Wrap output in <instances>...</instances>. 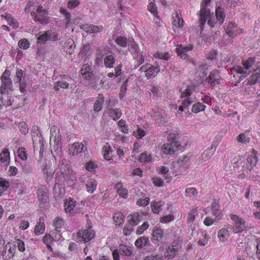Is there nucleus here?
<instances>
[{
	"mask_svg": "<svg viewBox=\"0 0 260 260\" xmlns=\"http://www.w3.org/2000/svg\"><path fill=\"white\" fill-rule=\"evenodd\" d=\"M108 114L110 117H113L114 120L120 118L122 115V112L119 109H113L112 108L108 109Z\"/></svg>",
	"mask_w": 260,
	"mask_h": 260,
	"instance_id": "a211bd4d",
	"label": "nucleus"
},
{
	"mask_svg": "<svg viewBox=\"0 0 260 260\" xmlns=\"http://www.w3.org/2000/svg\"><path fill=\"white\" fill-rule=\"evenodd\" d=\"M6 249H8V253L9 254H12V257L14 255V252L15 251V247L14 245H12V244L8 243L5 246Z\"/></svg>",
	"mask_w": 260,
	"mask_h": 260,
	"instance_id": "bf43d9fd",
	"label": "nucleus"
},
{
	"mask_svg": "<svg viewBox=\"0 0 260 260\" xmlns=\"http://www.w3.org/2000/svg\"><path fill=\"white\" fill-rule=\"evenodd\" d=\"M162 206L160 202H154L151 204L152 211L154 213H158L160 207Z\"/></svg>",
	"mask_w": 260,
	"mask_h": 260,
	"instance_id": "a18cd8bd",
	"label": "nucleus"
},
{
	"mask_svg": "<svg viewBox=\"0 0 260 260\" xmlns=\"http://www.w3.org/2000/svg\"><path fill=\"white\" fill-rule=\"evenodd\" d=\"M84 146L82 143H74L69 149L70 154L72 155H76L83 151Z\"/></svg>",
	"mask_w": 260,
	"mask_h": 260,
	"instance_id": "4468645a",
	"label": "nucleus"
},
{
	"mask_svg": "<svg viewBox=\"0 0 260 260\" xmlns=\"http://www.w3.org/2000/svg\"><path fill=\"white\" fill-rule=\"evenodd\" d=\"M56 131H57V133H59V129H58L57 126H53L51 127L50 129V133H51V138L54 137L55 140L56 139V137H57V139L59 138V135L57 136V134L56 133Z\"/></svg>",
	"mask_w": 260,
	"mask_h": 260,
	"instance_id": "052dcab7",
	"label": "nucleus"
},
{
	"mask_svg": "<svg viewBox=\"0 0 260 260\" xmlns=\"http://www.w3.org/2000/svg\"><path fill=\"white\" fill-rule=\"evenodd\" d=\"M80 27L87 33H96L103 31V27L101 26H96L91 24H84L81 25Z\"/></svg>",
	"mask_w": 260,
	"mask_h": 260,
	"instance_id": "423d86ee",
	"label": "nucleus"
},
{
	"mask_svg": "<svg viewBox=\"0 0 260 260\" xmlns=\"http://www.w3.org/2000/svg\"><path fill=\"white\" fill-rule=\"evenodd\" d=\"M60 171L68 186H73L76 181L75 174L74 172L70 169L69 161L66 159L62 160Z\"/></svg>",
	"mask_w": 260,
	"mask_h": 260,
	"instance_id": "f257e3e1",
	"label": "nucleus"
},
{
	"mask_svg": "<svg viewBox=\"0 0 260 260\" xmlns=\"http://www.w3.org/2000/svg\"><path fill=\"white\" fill-rule=\"evenodd\" d=\"M38 199L41 203H46L48 201V189L45 185H40L38 189Z\"/></svg>",
	"mask_w": 260,
	"mask_h": 260,
	"instance_id": "9d476101",
	"label": "nucleus"
},
{
	"mask_svg": "<svg viewBox=\"0 0 260 260\" xmlns=\"http://www.w3.org/2000/svg\"><path fill=\"white\" fill-rule=\"evenodd\" d=\"M115 42L122 47H126L128 44L127 38L121 36L118 37L115 40Z\"/></svg>",
	"mask_w": 260,
	"mask_h": 260,
	"instance_id": "f704fd0d",
	"label": "nucleus"
},
{
	"mask_svg": "<svg viewBox=\"0 0 260 260\" xmlns=\"http://www.w3.org/2000/svg\"><path fill=\"white\" fill-rule=\"evenodd\" d=\"M75 43L73 40L68 39L63 45L64 50L69 54H72L74 52Z\"/></svg>",
	"mask_w": 260,
	"mask_h": 260,
	"instance_id": "f3484780",
	"label": "nucleus"
},
{
	"mask_svg": "<svg viewBox=\"0 0 260 260\" xmlns=\"http://www.w3.org/2000/svg\"><path fill=\"white\" fill-rule=\"evenodd\" d=\"M141 216L138 213H135L133 214L128 216L127 218L128 222L131 226L137 225L140 220ZM127 230L128 232H131L133 230V228H124V231Z\"/></svg>",
	"mask_w": 260,
	"mask_h": 260,
	"instance_id": "6e6552de",
	"label": "nucleus"
},
{
	"mask_svg": "<svg viewBox=\"0 0 260 260\" xmlns=\"http://www.w3.org/2000/svg\"><path fill=\"white\" fill-rule=\"evenodd\" d=\"M18 45L22 49H26L29 47L30 44L27 40L24 39L18 42Z\"/></svg>",
	"mask_w": 260,
	"mask_h": 260,
	"instance_id": "79ce46f5",
	"label": "nucleus"
},
{
	"mask_svg": "<svg viewBox=\"0 0 260 260\" xmlns=\"http://www.w3.org/2000/svg\"><path fill=\"white\" fill-rule=\"evenodd\" d=\"M151 160V156L150 154H148L146 152L141 153L139 158V161L142 162H146Z\"/></svg>",
	"mask_w": 260,
	"mask_h": 260,
	"instance_id": "a19ab883",
	"label": "nucleus"
},
{
	"mask_svg": "<svg viewBox=\"0 0 260 260\" xmlns=\"http://www.w3.org/2000/svg\"><path fill=\"white\" fill-rule=\"evenodd\" d=\"M149 227V224L148 222H145L143 223V224L141 225L138 227L136 233L138 235H141L142 234L144 231L147 230Z\"/></svg>",
	"mask_w": 260,
	"mask_h": 260,
	"instance_id": "864d4df0",
	"label": "nucleus"
},
{
	"mask_svg": "<svg viewBox=\"0 0 260 260\" xmlns=\"http://www.w3.org/2000/svg\"><path fill=\"white\" fill-rule=\"evenodd\" d=\"M53 34L51 30L46 31H41L37 34L38 42H45L47 41L52 39V35Z\"/></svg>",
	"mask_w": 260,
	"mask_h": 260,
	"instance_id": "f8f14e48",
	"label": "nucleus"
},
{
	"mask_svg": "<svg viewBox=\"0 0 260 260\" xmlns=\"http://www.w3.org/2000/svg\"><path fill=\"white\" fill-rule=\"evenodd\" d=\"M129 45H130L129 50L133 54L134 58H138L139 50L138 45L135 42L131 41H129Z\"/></svg>",
	"mask_w": 260,
	"mask_h": 260,
	"instance_id": "5701e85b",
	"label": "nucleus"
},
{
	"mask_svg": "<svg viewBox=\"0 0 260 260\" xmlns=\"http://www.w3.org/2000/svg\"><path fill=\"white\" fill-rule=\"evenodd\" d=\"M174 219V216L172 215L164 216L160 219L161 223H167L172 221Z\"/></svg>",
	"mask_w": 260,
	"mask_h": 260,
	"instance_id": "0e129e2a",
	"label": "nucleus"
},
{
	"mask_svg": "<svg viewBox=\"0 0 260 260\" xmlns=\"http://www.w3.org/2000/svg\"><path fill=\"white\" fill-rule=\"evenodd\" d=\"M192 45H188L184 47H179L176 49V52L178 56L182 59H185L187 57L186 52L192 49Z\"/></svg>",
	"mask_w": 260,
	"mask_h": 260,
	"instance_id": "2eb2a0df",
	"label": "nucleus"
},
{
	"mask_svg": "<svg viewBox=\"0 0 260 260\" xmlns=\"http://www.w3.org/2000/svg\"><path fill=\"white\" fill-rule=\"evenodd\" d=\"M179 149V147L169 143H165L162 146V150L164 154L171 155Z\"/></svg>",
	"mask_w": 260,
	"mask_h": 260,
	"instance_id": "ddd939ff",
	"label": "nucleus"
},
{
	"mask_svg": "<svg viewBox=\"0 0 260 260\" xmlns=\"http://www.w3.org/2000/svg\"><path fill=\"white\" fill-rule=\"evenodd\" d=\"M9 182L6 179L0 177V188H2V190H6L9 187Z\"/></svg>",
	"mask_w": 260,
	"mask_h": 260,
	"instance_id": "603ef678",
	"label": "nucleus"
},
{
	"mask_svg": "<svg viewBox=\"0 0 260 260\" xmlns=\"http://www.w3.org/2000/svg\"><path fill=\"white\" fill-rule=\"evenodd\" d=\"M161 256L156 254H152L145 257L144 260H161Z\"/></svg>",
	"mask_w": 260,
	"mask_h": 260,
	"instance_id": "680f3d73",
	"label": "nucleus"
},
{
	"mask_svg": "<svg viewBox=\"0 0 260 260\" xmlns=\"http://www.w3.org/2000/svg\"><path fill=\"white\" fill-rule=\"evenodd\" d=\"M179 138L178 135L175 134L170 133L168 136V140L170 142L169 143L174 144L175 146L180 147V144L179 143Z\"/></svg>",
	"mask_w": 260,
	"mask_h": 260,
	"instance_id": "393cba45",
	"label": "nucleus"
},
{
	"mask_svg": "<svg viewBox=\"0 0 260 260\" xmlns=\"http://www.w3.org/2000/svg\"><path fill=\"white\" fill-rule=\"evenodd\" d=\"M212 148L205 150L202 154V157L204 159H208L213 155V152L211 151Z\"/></svg>",
	"mask_w": 260,
	"mask_h": 260,
	"instance_id": "338daca9",
	"label": "nucleus"
},
{
	"mask_svg": "<svg viewBox=\"0 0 260 260\" xmlns=\"http://www.w3.org/2000/svg\"><path fill=\"white\" fill-rule=\"evenodd\" d=\"M232 162L234 165L235 168H239L241 166L244 167L245 164V162H243V158L241 155H239L237 157H235L232 160Z\"/></svg>",
	"mask_w": 260,
	"mask_h": 260,
	"instance_id": "473e14b6",
	"label": "nucleus"
},
{
	"mask_svg": "<svg viewBox=\"0 0 260 260\" xmlns=\"http://www.w3.org/2000/svg\"><path fill=\"white\" fill-rule=\"evenodd\" d=\"M221 78L217 70H214L210 73L208 77L206 79V81L212 86L215 85L216 83H219Z\"/></svg>",
	"mask_w": 260,
	"mask_h": 260,
	"instance_id": "1a4fd4ad",
	"label": "nucleus"
},
{
	"mask_svg": "<svg viewBox=\"0 0 260 260\" xmlns=\"http://www.w3.org/2000/svg\"><path fill=\"white\" fill-rule=\"evenodd\" d=\"M149 198H145L143 199H139L137 202V204L139 206H146L149 203Z\"/></svg>",
	"mask_w": 260,
	"mask_h": 260,
	"instance_id": "69168bd1",
	"label": "nucleus"
},
{
	"mask_svg": "<svg viewBox=\"0 0 260 260\" xmlns=\"http://www.w3.org/2000/svg\"><path fill=\"white\" fill-rule=\"evenodd\" d=\"M31 16L34 17V20L36 21H39L41 23H46V20L45 19V16L43 18V16H41L40 15H37L35 12H31Z\"/></svg>",
	"mask_w": 260,
	"mask_h": 260,
	"instance_id": "37998d69",
	"label": "nucleus"
},
{
	"mask_svg": "<svg viewBox=\"0 0 260 260\" xmlns=\"http://www.w3.org/2000/svg\"><path fill=\"white\" fill-rule=\"evenodd\" d=\"M115 187L117 189V192L119 195L123 198H126L128 194L127 190L122 187L120 183H118L116 184Z\"/></svg>",
	"mask_w": 260,
	"mask_h": 260,
	"instance_id": "a878e982",
	"label": "nucleus"
},
{
	"mask_svg": "<svg viewBox=\"0 0 260 260\" xmlns=\"http://www.w3.org/2000/svg\"><path fill=\"white\" fill-rule=\"evenodd\" d=\"M63 224V220L59 217H56L53 220V225L56 229L61 228Z\"/></svg>",
	"mask_w": 260,
	"mask_h": 260,
	"instance_id": "c03bdc74",
	"label": "nucleus"
},
{
	"mask_svg": "<svg viewBox=\"0 0 260 260\" xmlns=\"http://www.w3.org/2000/svg\"><path fill=\"white\" fill-rule=\"evenodd\" d=\"M10 159V152L8 149H4L0 154V160L2 162Z\"/></svg>",
	"mask_w": 260,
	"mask_h": 260,
	"instance_id": "c9c22d12",
	"label": "nucleus"
},
{
	"mask_svg": "<svg viewBox=\"0 0 260 260\" xmlns=\"http://www.w3.org/2000/svg\"><path fill=\"white\" fill-rule=\"evenodd\" d=\"M210 1L211 0H203L201 4L200 19V29L201 31L204 29V25L207 20V18L210 16V10L206 8V6L209 4Z\"/></svg>",
	"mask_w": 260,
	"mask_h": 260,
	"instance_id": "7ed1b4c3",
	"label": "nucleus"
},
{
	"mask_svg": "<svg viewBox=\"0 0 260 260\" xmlns=\"http://www.w3.org/2000/svg\"><path fill=\"white\" fill-rule=\"evenodd\" d=\"M114 62V57L112 55L106 56L104 60V64L107 68H109L113 67Z\"/></svg>",
	"mask_w": 260,
	"mask_h": 260,
	"instance_id": "cd10ccee",
	"label": "nucleus"
},
{
	"mask_svg": "<svg viewBox=\"0 0 260 260\" xmlns=\"http://www.w3.org/2000/svg\"><path fill=\"white\" fill-rule=\"evenodd\" d=\"M247 132H248V131H246L244 133L240 134L237 137V140L238 142L246 144L250 142V138L248 137L246 135Z\"/></svg>",
	"mask_w": 260,
	"mask_h": 260,
	"instance_id": "7c9ffc66",
	"label": "nucleus"
},
{
	"mask_svg": "<svg viewBox=\"0 0 260 260\" xmlns=\"http://www.w3.org/2000/svg\"><path fill=\"white\" fill-rule=\"evenodd\" d=\"M217 51L216 50H212L207 54V59L212 61L216 59Z\"/></svg>",
	"mask_w": 260,
	"mask_h": 260,
	"instance_id": "6e6d98bb",
	"label": "nucleus"
},
{
	"mask_svg": "<svg viewBox=\"0 0 260 260\" xmlns=\"http://www.w3.org/2000/svg\"><path fill=\"white\" fill-rule=\"evenodd\" d=\"M255 62V59L253 57H249L246 61L243 63L245 69L248 70L251 68Z\"/></svg>",
	"mask_w": 260,
	"mask_h": 260,
	"instance_id": "ea45409f",
	"label": "nucleus"
},
{
	"mask_svg": "<svg viewBox=\"0 0 260 260\" xmlns=\"http://www.w3.org/2000/svg\"><path fill=\"white\" fill-rule=\"evenodd\" d=\"M177 252V249L175 248L174 247L171 248H169V249L168 250V252L169 253L167 254L166 255H165V257L167 258L168 259H171L173 258L175 255L176 253Z\"/></svg>",
	"mask_w": 260,
	"mask_h": 260,
	"instance_id": "5fc2aeb1",
	"label": "nucleus"
},
{
	"mask_svg": "<svg viewBox=\"0 0 260 260\" xmlns=\"http://www.w3.org/2000/svg\"><path fill=\"white\" fill-rule=\"evenodd\" d=\"M155 57H157L160 59L168 60L170 58V55L168 53H157L155 54Z\"/></svg>",
	"mask_w": 260,
	"mask_h": 260,
	"instance_id": "13d9d810",
	"label": "nucleus"
},
{
	"mask_svg": "<svg viewBox=\"0 0 260 260\" xmlns=\"http://www.w3.org/2000/svg\"><path fill=\"white\" fill-rule=\"evenodd\" d=\"M164 236L163 231L160 229H155L152 233V236L154 240L157 241L162 240Z\"/></svg>",
	"mask_w": 260,
	"mask_h": 260,
	"instance_id": "bb28decb",
	"label": "nucleus"
},
{
	"mask_svg": "<svg viewBox=\"0 0 260 260\" xmlns=\"http://www.w3.org/2000/svg\"><path fill=\"white\" fill-rule=\"evenodd\" d=\"M20 131L22 134L25 135L28 133L27 125L24 121L20 122L18 125Z\"/></svg>",
	"mask_w": 260,
	"mask_h": 260,
	"instance_id": "de8ad7c7",
	"label": "nucleus"
},
{
	"mask_svg": "<svg viewBox=\"0 0 260 260\" xmlns=\"http://www.w3.org/2000/svg\"><path fill=\"white\" fill-rule=\"evenodd\" d=\"M230 216L235 223L234 226L232 228L235 234L241 233L243 231L248 230L251 228L243 219L239 216L235 214H231Z\"/></svg>",
	"mask_w": 260,
	"mask_h": 260,
	"instance_id": "f03ea898",
	"label": "nucleus"
},
{
	"mask_svg": "<svg viewBox=\"0 0 260 260\" xmlns=\"http://www.w3.org/2000/svg\"><path fill=\"white\" fill-rule=\"evenodd\" d=\"M64 210L66 212H69L70 213H73L72 211L73 210L75 206V202L73 201V199H71L68 202L64 203Z\"/></svg>",
	"mask_w": 260,
	"mask_h": 260,
	"instance_id": "2f4dec72",
	"label": "nucleus"
},
{
	"mask_svg": "<svg viewBox=\"0 0 260 260\" xmlns=\"http://www.w3.org/2000/svg\"><path fill=\"white\" fill-rule=\"evenodd\" d=\"M44 229L45 226H43L42 224H37L35 228L34 231L36 235H39L43 233Z\"/></svg>",
	"mask_w": 260,
	"mask_h": 260,
	"instance_id": "4d7b16f0",
	"label": "nucleus"
},
{
	"mask_svg": "<svg viewBox=\"0 0 260 260\" xmlns=\"http://www.w3.org/2000/svg\"><path fill=\"white\" fill-rule=\"evenodd\" d=\"M149 239L147 237L143 236L137 239L135 241V244L138 247L142 248L146 245Z\"/></svg>",
	"mask_w": 260,
	"mask_h": 260,
	"instance_id": "c85d7f7f",
	"label": "nucleus"
},
{
	"mask_svg": "<svg viewBox=\"0 0 260 260\" xmlns=\"http://www.w3.org/2000/svg\"><path fill=\"white\" fill-rule=\"evenodd\" d=\"M14 245L15 247L16 246L21 252L25 250L24 243L20 239L16 240Z\"/></svg>",
	"mask_w": 260,
	"mask_h": 260,
	"instance_id": "8fccbe9b",
	"label": "nucleus"
},
{
	"mask_svg": "<svg viewBox=\"0 0 260 260\" xmlns=\"http://www.w3.org/2000/svg\"><path fill=\"white\" fill-rule=\"evenodd\" d=\"M232 231V227L228 225L221 229L218 233V237L222 242L226 241L230 236Z\"/></svg>",
	"mask_w": 260,
	"mask_h": 260,
	"instance_id": "0eeeda50",
	"label": "nucleus"
},
{
	"mask_svg": "<svg viewBox=\"0 0 260 260\" xmlns=\"http://www.w3.org/2000/svg\"><path fill=\"white\" fill-rule=\"evenodd\" d=\"M216 16L220 24H221L223 22L225 18V15L221 8L218 7L216 9Z\"/></svg>",
	"mask_w": 260,
	"mask_h": 260,
	"instance_id": "c756f323",
	"label": "nucleus"
},
{
	"mask_svg": "<svg viewBox=\"0 0 260 260\" xmlns=\"http://www.w3.org/2000/svg\"><path fill=\"white\" fill-rule=\"evenodd\" d=\"M18 155L19 158L24 160L27 159V154L25 149L23 147H20L17 151Z\"/></svg>",
	"mask_w": 260,
	"mask_h": 260,
	"instance_id": "09e8293b",
	"label": "nucleus"
},
{
	"mask_svg": "<svg viewBox=\"0 0 260 260\" xmlns=\"http://www.w3.org/2000/svg\"><path fill=\"white\" fill-rule=\"evenodd\" d=\"M173 19L172 23L174 25L178 27L183 26V20L178 13L176 12L173 15Z\"/></svg>",
	"mask_w": 260,
	"mask_h": 260,
	"instance_id": "4be33fe9",
	"label": "nucleus"
},
{
	"mask_svg": "<svg viewBox=\"0 0 260 260\" xmlns=\"http://www.w3.org/2000/svg\"><path fill=\"white\" fill-rule=\"evenodd\" d=\"M260 81V75L259 73L252 74V75L247 79V83L246 86L251 85L259 83Z\"/></svg>",
	"mask_w": 260,
	"mask_h": 260,
	"instance_id": "aec40b11",
	"label": "nucleus"
},
{
	"mask_svg": "<svg viewBox=\"0 0 260 260\" xmlns=\"http://www.w3.org/2000/svg\"><path fill=\"white\" fill-rule=\"evenodd\" d=\"M160 71V68L157 64H154L148 67L147 73L145 74L146 76L148 79H149L151 76H154L158 74Z\"/></svg>",
	"mask_w": 260,
	"mask_h": 260,
	"instance_id": "dca6fc26",
	"label": "nucleus"
},
{
	"mask_svg": "<svg viewBox=\"0 0 260 260\" xmlns=\"http://www.w3.org/2000/svg\"><path fill=\"white\" fill-rule=\"evenodd\" d=\"M10 75V71L6 70L1 76L2 85L0 87V92L1 94L7 93L12 87V81L9 78Z\"/></svg>",
	"mask_w": 260,
	"mask_h": 260,
	"instance_id": "20e7f679",
	"label": "nucleus"
},
{
	"mask_svg": "<svg viewBox=\"0 0 260 260\" xmlns=\"http://www.w3.org/2000/svg\"><path fill=\"white\" fill-rule=\"evenodd\" d=\"M180 166L187 168L190 164V157L188 155H185L182 158L179 160Z\"/></svg>",
	"mask_w": 260,
	"mask_h": 260,
	"instance_id": "72a5a7b5",
	"label": "nucleus"
},
{
	"mask_svg": "<svg viewBox=\"0 0 260 260\" xmlns=\"http://www.w3.org/2000/svg\"><path fill=\"white\" fill-rule=\"evenodd\" d=\"M104 102V97L102 94H100L94 105L93 109L95 112H99L102 108L103 104Z\"/></svg>",
	"mask_w": 260,
	"mask_h": 260,
	"instance_id": "412c9836",
	"label": "nucleus"
},
{
	"mask_svg": "<svg viewBox=\"0 0 260 260\" xmlns=\"http://www.w3.org/2000/svg\"><path fill=\"white\" fill-rule=\"evenodd\" d=\"M90 67L87 64H84L81 69V72L83 75L85 76V77H91L92 75L91 72H89Z\"/></svg>",
	"mask_w": 260,
	"mask_h": 260,
	"instance_id": "58836bf2",
	"label": "nucleus"
},
{
	"mask_svg": "<svg viewBox=\"0 0 260 260\" xmlns=\"http://www.w3.org/2000/svg\"><path fill=\"white\" fill-rule=\"evenodd\" d=\"M257 154V151L253 150L252 154L247 157L246 159L247 162L249 165V166H246L247 169L251 170L257 164L258 161Z\"/></svg>",
	"mask_w": 260,
	"mask_h": 260,
	"instance_id": "9b49d317",
	"label": "nucleus"
},
{
	"mask_svg": "<svg viewBox=\"0 0 260 260\" xmlns=\"http://www.w3.org/2000/svg\"><path fill=\"white\" fill-rule=\"evenodd\" d=\"M94 236L93 231L91 229L85 230L83 232H79L77 234V237L85 242L90 241Z\"/></svg>",
	"mask_w": 260,
	"mask_h": 260,
	"instance_id": "39448f33",
	"label": "nucleus"
},
{
	"mask_svg": "<svg viewBox=\"0 0 260 260\" xmlns=\"http://www.w3.org/2000/svg\"><path fill=\"white\" fill-rule=\"evenodd\" d=\"M185 193L186 196L189 197H191L198 194V191L195 188L189 187L185 189Z\"/></svg>",
	"mask_w": 260,
	"mask_h": 260,
	"instance_id": "49530a36",
	"label": "nucleus"
},
{
	"mask_svg": "<svg viewBox=\"0 0 260 260\" xmlns=\"http://www.w3.org/2000/svg\"><path fill=\"white\" fill-rule=\"evenodd\" d=\"M80 3L78 0H72L68 2V7L70 9H73L79 5Z\"/></svg>",
	"mask_w": 260,
	"mask_h": 260,
	"instance_id": "e2e57ef3",
	"label": "nucleus"
},
{
	"mask_svg": "<svg viewBox=\"0 0 260 260\" xmlns=\"http://www.w3.org/2000/svg\"><path fill=\"white\" fill-rule=\"evenodd\" d=\"M119 251L121 255L129 256L133 253V248L125 245H120Z\"/></svg>",
	"mask_w": 260,
	"mask_h": 260,
	"instance_id": "6ab92c4d",
	"label": "nucleus"
},
{
	"mask_svg": "<svg viewBox=\"0 0 260 260\" xmlns=\"http://www.w3.org/2000/svg\"><path fill=\"white\" fill-rule=\"evenodd\" d=\"M97 186L96 181L93 179H90L86 184V190L89 193H93Z\"/></svg>",
	"mask_w": 260,
	"mask_h": 260,
	"instance_id": "b1692460",
	"label": "nucleus"
},
{
	"mask_svg": "<svg viewBox=\"0 0 260 260\" xmlns=\"http://www.w3.org/2000/svg\"><path fill=\"white\" fill-rule=\"evenodd\" d=\"M148 9L154 15L156 16V14H157V7L153 2H150L149 5L148 6Z\"/></svg>",
	"mask_w": 260,
	"mask_h": 260,
	"instance_id": "3c124183",
	"label": "nucleus"
},
{
	"mask_svg": "<svg viewBox=\"0 0 260 260\" xmlns=\"http://www.w3.org/2000/svg\"><path fill=\"white\" fill-rule=\"evenodd\" d=\"M22 76L23 71L21 69H17L16 73V79L15 82L17 83H20Z\"/></svg>",
	"mask_w": 260,
	"mask_h": 260,
	"instance_id": "774afa93",
	"label": "nucleus"
},
{
	"mask_svg": "<svg viewBox=\"0 0 260 260\" xmlns=\"http://www.w3.org/2000/svg\"><path fill=\"white\" fill-rule=\"evenodd\" d=\"M69 84L64 81H58L56 82L54 84V89L56 91L59 90V87L62 88H67L68 87Z\"/></svg>",
	"mask_w": 260,
	"mask_h": 260,
	"instance_id": "4c0bfd02",
	"label": "nucleus"
},
{
	"mask_svg": "<svg viewBox=\"0 0 260 260\" xmlns=\"http://www.w3.org/2000/svg\"><path fill=\"white\" fill-rule=\"evenodd\" d=\"M206 106L201 103H197L192 106V111L197 113L200 111H204Z\"/></svg>",
	"mask_w": 260,
	"mask_h": 260,
	"instance_id": "e433bc0d",
	"label": "nucleus"
}]
</instances>
